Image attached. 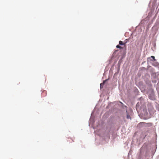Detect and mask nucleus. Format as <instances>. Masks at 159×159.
Here are the masks:
<instances>
[{
	"label": "nucleus",
	"mask_w": 159,
	"mask_h": 159,
	"mask_svg": "<svg viewBox=\"0 0 159 159\" xmlns=\"http://www.w3.org/2000/svg\"><path fill=\"white\" fill-rule=\"evenodd\" d=\"M43 93L46 94V91H43L42 93V95Z\"/></svg>",
	"instance_id": "obj_5"
},
{
	"label": "nucleus",
	"mask_w": 159,
	"mask_h": 159,
	"mask_svg": "<svg viewBox=\"0 0 159 159\" xmlns=\"http://www.w3.org/2000/svg\"><path fill=\"white\" fill-rule=\"evenodd\" d=\"M127 119H131V117H130V116H129V115L128 114L127 115Z\"/></svg>",
	"instance_id": "obj_3"
},
{
	"label": "nucleus",
	"mask_w": 159,
	"mask_h": 159,
	"mask_svg": "<svg viewBox=\"0 0 159 159\" xmlns=\"http://www.w3.org/2000/svg\"><path fill=\"white\" fill-rule=\"evenodd\" d=\"M127 43V42L123 43V42L121 41H120L119 42V44L120 45H124L125 46Z\"/></svg>",
	"instance_id": "obj_1"
},
{
	"label": "nucleus",
	"mask_w": 159,
	"mask_h": 159,
	"mask_svg": "<svg viewBox=\"0 0 159 159\" xmlns=\"http://www.w3.org/2000/svg\"><path fill=\"white\" fill-rule=\"evenodd\" d=\"M116 48H120V49H123V48L118 45H117L116 46Z\"/></svg>",
	"instance_id": "obj_2"
},
{
	"label": "nucleus",
	"mask_w": 159,
	"mask_h": 159,
	"mask_svg": "<svg viewBox=\"0 0 159 159\" xmlns=\"http://www.w3.org/2000/svg\"><path fill=\"white\" fill-rule=\"evenodd\" d=\"M102 86V84H100V86H101H101Z\"/></svg>",
	"instance_id": "obj_7"
},
{
	"label": "nucleus",
	"mask_w": 159,
	"mask_h": 159,
	"mask_svg": "<svg viewBox=\"0 0 159 159\" xmlns=\"http://www.w3.org/2000/svg\"><path fill=\"white\" fill-rule=\"evenodd\" d=\"M151 58H152L154 61H155L156 60L155 58V57L153 56H151Z\"/></svg>",
	"instance_id": "obj_4"
},
{
	"label": "nucleus",
	"mask_w": 159,
	"mask_h": 159,
	"mask_svg": "<svg viewBox=\"0 0 159 159\" xmlns=\"http://www.w3.org/2000/svg\"><path fill=\"white\" fill-rule=\"evenodd\" d=\"M102 86V84H100V86H101H101Z\"/></svg>",
	"instance_id": "obj_6"
}]
</instances>
